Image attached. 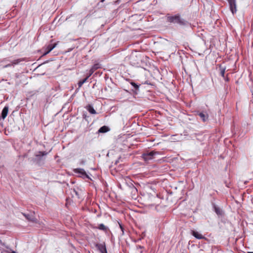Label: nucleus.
Wrapping results in <instances>:
<instances>
[{"mask_svg":"<svg viewBox=\"0 0 253 253\" xmlns=\"http://www.w3.org/2000/svg\"><path fill=\"white\" fill-rule=\"evenodd\" d=\"M48 153L45 151H39L35 154L34 163L38 166H41L44 164L46 156Z\"/></svg>","mask_w":253,"mask_h":253,"instance_id":"obj_1","label":"nucleus"},{"mask_svg":"<svg viewBox=\"0 0 253 253\" xmlns=\"http://www.w3.org/2000/svg\"><path fill=\"white\" fill-rule=\"evenodd\" d=\"M167 20L168 22L173 23L174 24H178L180 25H185V21L181 18L179 15H176L174 16H169L167 17Z\"/></svg>","mask_w":253,"mask_h":253,"instance_id":"obj_2","label":"nucleus"},{"mask_svg":"<svg viewBox=\"0 0 253 253\" xmlns=\"http://www.w3.org/2000/svg\"><path fill=\"white\" fill-rule=\"evenodd\" d=\"M158 154V152L152 151L143 154L142 157L145 161H147L155 159V156Z\"/></svg>","mask_w":253,"mask_h":253,"instance_id":"obj_3","label":"nucleus"},{"mask_svg":"<svg viewBox=\"0 0 253 253\" xmlns=\"http://www.w3.org/2000/svg\"><path fill=\"white\" fill-rule=\"evenodd\" d=\"M74 171L76 173H78L80 174V176L83 177L84 178H88L89 179V176L86 174L85 170L83 169H76L74 170Z\"/></svg>","mask_w":253,"mask_h":253,"instance_id":"obj_4","label":"nucleus"},{"mask_svg":"<svg viewBox=\"0 0 253 253\" xmlns=\"http://www.w3.org/2000/svg\"><path fill=\"white\" fill-rule=\"evenodd\" d=\"M230 5V10L233 14L237 11L236 0H227Z\"/></svg>","mask_w":253,"mask_h":253,"instance_id":"obj_5","label":"nucleus"},{"mask_svg":"<svg viewBox=\"0 0 253 253\" xmlns=\"http://www.w3.org/2000/svg\"><path fill=\"white\" fill-rule=\"evenodd\" d=\"M95 247L101 253H107L105 243L103 244H96Z\"/></svg>","mask_w":253,"mask_h":253,"instance_id":"obj_6","label":"nucleus"},{"mask_svg":"<svg viewBox=\"0 0 253 253\" xmlns=\"http://www.w3.org/2000/svg\"><path fill=\"white\" fill-rule=\"evenodd\" d=\"M25 58H19V59H18L16 60H14L11 62V64H7V65H5L3 67L7 68V67L11 66V65H15L18 64L19 63H20L21 62L25 61Z\"/></svg>","mask_w":253,"mask_h":253,"instance_id":"obj_7","label":"nucleus"},{"mask_svg":"<svg viewBox=\"0 0 253 253\" xmlns=\"http://www.w3.org/2000/svg\"><path fill=\"white\" fill-rule=\"evenodd\" d=\"M56 43H50L46 47V51L43 54V55H46L48 54L50 51H51L56 45Z\"/></svg>","mask_w":253,"mask_h":253,"instance_id":"obj_8","label":"nucleus"},{"mask_svg":"<svg viewBox=\"0 0 253 253\" xmlns=\"http://www.w3.org/2000/svg\"><path fill=\"white\" fill-rule=\"evenodd\" d=\"M8 112V106H5L3 110H2L1 112V117L3 119H5L7 115Z\"/></svg>","mask_w":253,"mask_h":253,"instance_id":"obj_9","label":"nucleus"},{"mask_svg":"<svg viewBox=\"0 0 253 253\" xmlns=\"http://www.w3.org/2000/svg\"><path fill=\"white\" fill-rule=\"evenodd\" d=\"M192 235L193 236H194L196 238L198 239H202L204 238L202 234H201L200 233L197 231H193Z\"/></svg>","mask_w":253,"mask_h":253,"instance_id":"obj_10","label":"nucleus"},{"mask_svg":"<svg viewBox=\"0 0 253 253\" xmlns=\"http://www.w3.org/2000/svg\"><path fill=\"white\" fill-rule=\"evenodd\" d=\"M97 228L105 232H107L108 230V228L102 223L99 224Z\"/></svg>","mask_w":253,"mask_h":253,"instance_id":"obj_11","label":"nucleus"},{"mask_svg":"<svg viewBox=\"0 0 253 253\" xmlns=\"http://www.w3.org/2000/svg\"><path fill=\"white\" fill-rule=\"evenodd\" d=\"M109 130V129L108 127L104 126L101 127L99 129L98 132L99 133H105V132L108 131Z\"/></svg>","mask_w":253,"mask_h":253,"instance_id":"obj_12","label":"nucleus"},{"mask_svg":"<svg viewBox=\"0 0 253 253\" xmlns=\"http://www.w3.org/2000/svg\"><path fill=\"white\" fill-rule=\"evenodd\" d=\"M198 115L204 122H205L208 120V115L207 114L201 112L199 113Z\"/></svg>","mask_w":253,"mask_h":253,"instance_id":"obj_13","label":"nucleus"},{"mask_svg":"<svg viewBox=\"0 0 253 253\" xmlns=\"http://www.w3.org/2000/svg\"><path fill=\"white\" fill-rule=\"evenodd\" d=\"M87 110L88 112L92 114H95L96 113V111L94 109L93 107L91 105L87 106Z\"/></svg>","mask_w":253,"mask_h":253,"instance_id":"obj_14","label":"nucleus"},{"mask_svg":"<svg viewBox=\"0 0 253 253\" xmlns=\"http://www.w3.org/2000/svg\"><path fill=\"white\" fill-rule=\"evenodd\" d=\"M225 69H226L225 67H222L221 66L219 67L220 74L223 78H224V76H225L224 74H225Z\"/></svg>","mask_w":253,"mask_h":253,"instance_id":"obj_15","label":"nucleus"},{"mask_svg":"<svg viewBox=\"0 0 253 253\" xmlns=\"http://www.w3.org/2000/svg\"><path fill=\"white\" fill-rule=\"evenodd\" d=\"M100 68L101 65L99 63H96L93 65V66L91 67V69H92L94 70V71H95Z\"/></svg>","mask_w":253,"mask_h":253,"instance_id":"obj_16","label":"nucleus"},{"mask_svg":"<svg viewBox=\"0 0 253 253\" xmlns=\"http://www.w3.org/2000/svg\"><path fill=\"white\" fill-rule=\"evenodd\" d=\"M87 80V78H86L84 79V80L79 82V83H78L79 87H81L83 85V84Z\"/></svg>","mask_w":253,"mask_h":253,"instance_id":"obj_17","label":"nucleus"},{"mask_svg":"<svg viewBox=\"0 0 253 253\" xmlns=\"http://www.w3.org/2000/svg\"><path fill=\"white\" fill-rule=\"evenodd\" d=\"M131 85L134 87L135 90H137L139 89V85L134 82L130 83Z\"/></svg>","mask_w":253,"mask_h":253,"instance_id":"obj_18","label":"nucleus"},{"mask_svg":"<svg viewBox=\"0 0 253 253\" xmlns=\"http://www.w3.org/2000/svg\"><path fill=\"white\" fill-rule=\"evenodd\" d=\"M214 211L217 214L220 215L222 214V211L217 207H214Z\"/></svg>","mask_w":253,"mask_h":253,"instance_id":"obj_19","label":"nucleus"},{"mask_svg":"<svg viewBox=\"0 0 253 253\" xmlns=\"http://www.w3.org/2000/svg\"><path fill=\"white\" fill-rule=\"evenodd\" d=\"M94 70L91 68L89 71L88 75L86 77V78L88 79L94 73Z\"/></svg>","mask_w":253,"mask_h":253,"instance_id":"obj_20","label":"nucleus"},{"mask_svg":"<svg viewBox=\"0 0 253 253\" xmlns=\"http://www.w3.org/2000/svg\"><path fill=\"white\" fill-rule=\"evenodd\" d=\"M223 79H224L226 82H228V81H229V79H228V78H227V77H224V78H223Z\"/></svg>","mask_w":253,"mask_h":253,"instance_id":"obj_21","label":"nucleus"},{"mask_svg":"<svg viewBox=\"0 0 253 253\" xmlns=\"http://www.w3.org/2000/svg\"><path fill=\"white\" fill-rule=\"evenodd\" d=\"M6 253H16L14 251H11V252L7 251Z\"/></svg>","mask_w":253,"mask_h":253,"instance_id":"obj_22","label":"nucleus"},{"mask_svg":"<svg viewBox=\"0 0 253 253\" xmlns=\"http://www.w3.org/2000/svg\"><path fill=\"white\" fill-rule=\"evenodd\" d=\"M84 163H85V162H84V161H82L81 162V164L82 165H84Z\"/></svg>","mask_w":253,"mask_h":253,"instance_id":"obj_23","label":"nucleus"},{"mask_svg":"<svg viewBox=\"0 0 253 253\" xmlns=\"http://www.w3.org/2000/svg\"><path fill=\"white\" fill-rule=\"evenodd\" d=\"M120 227H121V228L122 230L123 231V227H122V226L121 225H120Z\"/></svg>","mask_w":253,"mask_h":253,"instance_id":"obj_24","label":"nucleus"},{"mask_svg":"<svg viewBox=\"0 0 253 253\" xmlns=\"http://www.w3.org/2000/svg\"><path fill=\"white\" fill-rule=\"evenodd\" d=\"M248 253H253V252H248Z\"/></svg>","mask_w":253,"mask_h":253,"instance_id":"obj_25","label":"nucleus"},{"mask_svg":"<svg viewBox=\"0 0 253 253\" xmlns=\"http://www.w3.org/2000/svg\"><path fill=\"white\" fill-rule=\"evenodd\" d=\"M104 0H101V2H103Z\"/></svg>","mask_w":253,"mask_h":253,"instance_id":"obj_26","label":"nucleus"}]
</instances>
